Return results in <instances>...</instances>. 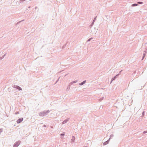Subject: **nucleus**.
Returning a JSON list of instances; mask_svg holds the SVG:
<instances>
[{
  "label": "nucleus",
  "mask_w": 147,
  "mask_h": 147,
  "mask_svg": "<svg viewBox=\"0 0 147 147\" xmlns=\"http://www.w3.org/2000/svg\"><path fill=\"white\" fill-rule=\"evenodd\" d=\"M49 112L50 111L49 110L46 111H44L43 112H41L39 113V115L40 116H44L47 115Z\"/></svg>",
  "instance_id": "1"
},
{
  "label": "nucleus",
  "mask_w": 147,
  "mask_h": 147,
  "mask_svg": "<svg viewBox=\"0 0 147 147\" xmlns=\"http://www.w3.org/2000/svg\"><path fill=\"white\" fill-rule=\"evenodd\" d=\"M20 142L21 141L19 140L13 144V147H17L20 144Z\"/></svg>",
  "instance_id": "2"
},
{
  "label": "nucleus",
  "mask_w": 147,
  "mask_h": 147,
  "mask_svg": "<svg viewBox=\"0 0 147 147\" xmlns=\"http://www.w3.org/2000/svg\"><path fill=\"white\" fill-rule=\"evenodd\" d=\"M23 118H22V117L20 118L17 121V122L18 123H20L21 122H22L23 121Z\"/></svg>",
  "instance_id": "3"
},
{
  "label": "nucleus",
  "mask_w": 147,
  "mask_h": 147,
  "mask_svg": "<svg viewBox=\"0 0 147 147\" xmlns=\"http://www.w3.org/2000/svg\"><path fill=\"white\" fill-rule=\"evenodd\" d=\"M119 74H117L115 76L113 77L111 79L110 83H111L113 81L115 80L116 78H117Z\"/></svg>",
  "instance_id": "4"
},
{
  "label": "nucleus",
  "mask_w": 147,
  "mask_h": 147,
  "mask_svg": "<svg viewBox=\"0 0 147 147\" xmlns=\"http://www.w3.org/2000/svg\"><path fill=\"white\" fill-rule=\"evenodd\" d=\"M13 87L14 88H16L17 89H18L19 90H22V88L19 86H18L14 85V86H13Z\"/></svg>",
  "instance_id": "5"
},
{
  "label": "nucleus",
  "mask_w": 147,
  "mask_h": 147,
  "mask_svg": "<svg viewBox=\"0 0 147 147\" xmlns=\"http://www.w3.org/2000/svg\"><path fill=\"white\" fill-rule=\"evenodd\" d=\"M110 140V138L107 141L105 142L103 144V145H105L108 144L109 142V141Z\"/></svg>",
  "instance_id": "6"
},
{
  "label": "nucleus",
  "mask_w": 147,
  "mask_h": 147,
  "mask_svg": "<svg viewBox=\"0 0 147 147\" xmlns=\"http://www.w3.org/2000/svg\"><path fill=\"white\" fill-rule=\"evenodd\" d=\"M69 118L66 119L62 123V124H64L65 123H67L69 120Z\"/></svg>",
  "instance_id": "7"
},
{
  "label": "nucleus",
  "mask_w": 147,
  "mask_h": 147,
  "mask_svg": "<svg viewBox=\"0 0 147 147\" xmlns=\"http://www.w3.org/2000/svg\"><path fill=\"white\" fill-rule=\"evenodd\" d=\"M86 82V80H84L83 82L79 83V85L80 86H82L85 84Z\"/></svg>",
  "instance_id": "8"
},
{
  "label": "nucleus",
  "mask_w": 147,
  "mask_h": 147,
  "mask_svg": "<svg viewBox=\"0 0 147 147\" xmlns=\"http://www.w3.org/2000/svg\"><path fill=\"white\" fill-rule=\"evenodd\" d=\"M71 141L73 142H74V141L75 140V138L74 136H72V139H71Z\"/></svg>",
  "instance_id": "9"
},
{
  "label": "nucleus",
  "mask_w": 147,
  "mask_h": 147,
  "mask_svg": "<svg viewBox=\"0 0 147 147\" xmlns=\"http://www.w3.org/2000/svg\"><path fill=\"white\" fill-rule=\"evenodd\" d=\"M138 5V4L137 3H134L131 6L132 7L136 6Z\"/></svg>",
  "instance_id": "10"
},
{
  "label": "nucleus",
  "mask_w": 147,
  "mask_h": 147,
  "mask_svg": "<svg viewBox=\"0 0 147 147\" xmlns=\"http://www.w3.org/2000/svg\"><path fill=\"white\" fill-rule=\"evenodd\" d=\"M145 55H146L145 53H144L143 54V57H142V60L144 59V57H145Z\"/></svg>",
  "instance_id": "11"
},
{
  "label": "nucleus",
  "mask_w": 147,
  "mask_h": 147,
  "mask_svg": "<svg viewBox=\"0 0 147 147\" xmlns=\"http://www.w3.org/2000/svg\"><path fill=\"white\" fill-rule=\"evenodd\" d=\"M77 82V81H74L72 82H71L70 84H72L76 83Z\"/></svg>",
  "instance_id": "12"
},
{
  "label": "nucleus",
  "mask_w": 147,
  "mask_h": 147,
  "mask_svg": "<svg viewBox=\"0 0 147 147\" xmlns=\"http://www.w3.org/2000/svg\"><path fill=\"white\" fill-rule=\"evenodd\" d=\"M94 22H92V23H91V24L90 25V28H91V27L94 24Z\"/></svg>",
  "instance_id": "13"
},
{
  "label": "nucleus",
  "mask_w": 147,
  "mask_h": 147,
  "mask_svg": "<svg viewBox=\"0 0 147 147\" xmlns=\"http://www.w3.org/2000/svg\"><path fill=\"white\" fill-rule=\"evenodd\" d=\"M96 17H97V16H96V17H95L94 18V20H93V22H95V21L96 20Z\"/></svg>",
  "instance_id": "14"
},
{
  "label": "nucleus",
  "mask_w": 147,
  "mask_h": 147,
  "mask_svg": "<svg viewBox=\"0 0 147 147\" xmlns=\"http://www.w3.org/2000/svg\"><path fill=\"white\" fill-rule=\"evenodd\" d=\"M93 38H92L91 37V38H89L88 40H87V41L88 42H89V41H90V40H91Z\"/></svg>",
  "instance_id": "15"
},
{
  "label": "nucleus",
  "mask_w": 147,
  "mask_h": 147,
  "mask_svg": "<svg viewBox=\"0 0 147 147\" xmlns=\"http://www.w3.org/2000/svg\"><path fill=\"white\" fill-rule=\"evenodd\" d=\"M144 113H145V112L143 111L142 113V117H143L144 115Z\"/></svg>",
  "instance_id": "16"
},
{
  "label": "nucleus",
  "mask_w": 147,
  "mask_h": 147,
  "mask_svg": "<svg viewBox=\"0 0 147 147\" xmlns=\"http://www.w3.org/2000/svg\"><path fill=\"white\" fill-rule=\"evenodd\" d=\"M143 3V2H141V1H139L138 2V3L139 4H142Z\"/></svg>",
  "instance_id": "17"
},
{
  "label": "nucleus",
  "mask_w": 147,
  "mask_h": 147,
  "mask_svg": "<svg viewBox=\"0 0 147 147\" xmlns=\"http://www.w3.org/2000/svg\"><path fill=\"white\" fill-rule=\"evenodd\" d=\"M104 97H102V98H101L99 100L100 101H101L103 99Z\"/></svg>",
  "instance_id": "18"
},
{
  "label": "nucleus",
  "mask_w": 147,
  "mask_h": 147,
  "mask_svg": "<svg viewBox=\"0 0 147 147\" xmlns=\"http://www.w3.org/2000/svg\"><path fill=\"white\" fill-rule=\"evenodd\" d=\"M114 136V135L113 134H111L110 135V138H111V137H113Z\"/></svg>",
  "instance_id": "19"
},
{
  "label": "nucleus",
  "mask_w": 147,
  "mask_h": 147,
  "mask_svg": "<svg viewBox=\"0 0 147 147\" xmlns=\"http://www.w3.org/2000/svg\"><path fill=\"white\" fill-rule=\"evenodd\" d=\"M3 131L2 129H0V133L2 132Z\"/></svg>",
  "instance_id": "20"
},
{
  "label": "nucleus",
  "mask_w": 147,
  "mask_h": 147,
  "mask_svg": "<svg viewBox=\"0 0 147 147\" xmlns=\"http://www.w3.org/2000/svg\"><path fill=\"white\" fill-rule=\"evenodd\" d=\"M25 0H20L19 1H20V3H21L23 1H25Z\"/></svg>",
  "instance_id": "21"
},
{
  "label": "nucleus",
  "mask_w": 147,
  "mask_h": 147,
  "mask_svg": "<svg viewBox=\"0 0 147 147\" xmlns=\"http://www.w3.org/2000/svg\"><path fill=\"white\" fill-rule=\"evenodd\" d=\"M70 85H69L68 88H67V89H69L68 90H69V89L70 88Z\"/></svg>",
  "instance_id": "22"
},
{
  "label": "nucleus",
  "mask_w": 147,
  "mask_h": 147,
  "mask_svg": "<svg viewBox=\"0 0 147 147\" xmlns=\"http://www.w3.org/2000/svg\"><path fill=\"white\" fill-rule=\"evenodd\" d=\"M6 54H4L3 56L1 57V58L3 57V59L4 58V57L6 55Z\"/></svg>",
  "instance_id": "23"
},
{
  "label": "nucleus",
  "mask_w": 147,
  "mask_h": 147,
  "mask_svg": "<svg viewBox=\"0 0 147 147\" xmlns=\"http://www.w3.org/2000/svg\"><path fill=\"white\" fill-rule=\"evenodd\" d=\"M19 112L18 111L15 113V114L17 115V114H19Z\"/></svg>",
  "instance_id": "24"
},
{
  "label": "nucleus",
  "mask_w": 147,
  "mask_h": 147,
  "mask_svg": "<svg viewBox=\"0 0 147 147\" xmlns=\"http://www.w3.org/2000/svg\"><path fill=\"white\" fill-rule=\"evenodd\" d=\"M64 135H65V134H60V136H64Z\"/></svg>",
  "instance_id": "25"
},
{
  "label": "nucleus",
  "mask_w": 147,
  "mask_h": 147,
  "mask_svg": "<svg viewBox=\"0 0 147 147\" xmlns=\"http://www.w3.org/2000/svg\"><path fill=\"white\" fill-rule=\"evenodd\" d=\"M146 133H147V131H144L143 132V134H145Z\"/></svg>",
  "instance_id": "26"
},
{
  "label": "nucleus",
  "mask_w": 147,
  "mask_h": 147,
  "mask_svg": "<svg viewBox=\"0 0 147 147\" xmlns=\"http://www.w3.org/2000/svg\"><path fill=\"white\" fill-rule=\"evenodd\" d=\"M59 78L58 79V80L56 81V82H55V84L59 80Z\"/></svg>",
  "instance_id": "27"
},
{
  "label": "nucleus",
  "mask_w": 147,
  "mask_h": 147,
  "mask_svg": "<svg viewBox=\"0 0 147 147\" xmlns=\"http://www.w3.org/2000/svg\"><path fill=\"white\" fill-rule=\"evenodd\" d=\"M122 71V70L119 73V74H119V75L121 74V72Z\"/></svg>",
  "instance_id": "28"
},
{
  "label": "nucleus",
  "mask_w": 147,
  "mask_h": 147,
  "mask_svg": "<svg viewBox=\"0 0 147 147\" xmlns=\"http://www.w3.org/2000/svg\"><path fill=\"white\" fill-rule=\"evenodd\" d=\"M2 59H3V57L1 58V57H0V60H1Z\"/></svg>",
  "instance_id": "29"
},
{
  "label": "nucleus",
  "mask_w": 147,
  "mask_h": 147,
  "mask_svg": "<svg viewBox=\"0 0 147 147\" xmlns=\"http://www.w3.org/2000/svg\"><path fill=\"white\" fill-rule=\"evenodd\" d=\"M43 126L44 127H47L46 125H44Z\"/></svg>",
  "instance_id": "30"
},
{
  "label": "nucleus",
  "mask_w": 147,
  "mask_h": 147,
  "mask_svg": "<svg viewBox=\"0 0 147 147\" xmlns=\"http://www.w3.org/2000/svg\"><path fill=\"white\" fill-rule=\"evenodd\" d=\"M21 22V21H20L19 22H18V23H19L20 22Z\"/></svg>",
  "instance_id": "31"
},
{
  "label": "nucleus",
  "mask_w": 147,
  "mask_h": 147,
  "mask_svg": "<svg viewBox=\"0 0 147 147\" xmlns=\"http://www.w3.org/2000/svg\"><path fill=\"white\" fill-rule=\"evenodd\" d=\"M30 6H29V7H28V8H30Z\"/></svg>",
  "instance_id": "32"
},
{
  "label": "nucleus",
  "mask_w": 147,
  "mask_h": 147,
  "mask_svg": "<svg viewBox=\"0 0 147 147\" xmlns=\"http://www.w3.org/2000/svg\"><path fill=\"white\" fill-rule=\"evenodd\" d=\"M36 8H37V7H36L35 8V9H36Z\"/></svg>",
  "instance_id": "33"
},
{
  "label": "nucleus",
  "mask_w": 147,
  "mask_h": 147,
  "mask_svg": "<svg viewBox=\"0 0 147 147\" xmlns=\"http://www.w3.org/2000/svg\"><path fill=\"white\" fill-rule=\"evenodd\" d=\"M36 8H37V7H36L35 8V9H36Z\"/></svg>",
  "instance_id": "34"
},
{
  "label": "nucleus",
  "mask_w": 147,
  "mask_h": 147,
  "mask_svg": "<svg viewBox=\"0 0 147 147\" xmlns=\"http://www.w3.org/2000/svg\"><path fill=\"white\" fill-rule=\"evenodd\" d=\"M24 20H22V21H24Z\"/></svg>",
  "instance_id": "35"
},
{
  "label": "nucleus",
  "mask_w": 147,
  "mask_h": 147,
  "mask_svg": "<svg viewBox=\"0 0 147 147\" xmlns=\"http://www.w3.org/2000/svg\"><path fill=\"white\" fill-rule=\"evenodd\" d=\"M84 147H86V146H84Z\"/></svg>",
  "instance_id": "36"
}]
</instances>
